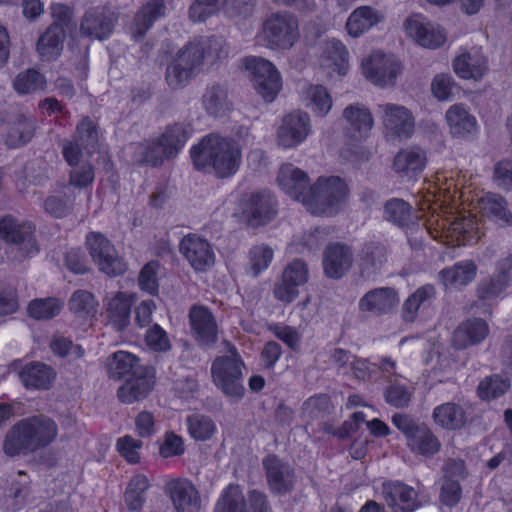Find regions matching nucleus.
<instances>
[{
	"label": "nucleus",
	"mask_w": 512,
	"mask_h": 512,
	"mask_svg": "<svg viewBox=\"0 0 512 512\" xmlns=\"http://www.w3.org/2000/svg\"><path fill=\"white\" fill-rule=\"evenodd\" d=\"M57 434V424L51 418L44 415L28 417L9 430L3 450L10 457L27 455L50 445Z\"/></svg>",
	"instance_id": "obj_1"
},
{
	"label": "nucleus",
	"mask_w": 512,
	"mask_h": 512,
	"mask_svg": "<svg viewBox=\"0 0 512 512\" xmlns=\"http://www.w3.org/2000/svg\"><path fill=\"white\" fill-rule=\"evenodd\" d=\"M224 54L221 43L216 39H210L206 45L188 43L166 68L168 86L174 90L185 87L200 72L204 63L213 64Z\"/></svg>",
	"instance_id": "obj_2"
},
{
	"label": "nucleus",
	"mask_w": 512,
	"mask_h": 512,
	"mask_svg": "<svg viewBox=\"0 0 512 512\" xmlns=\"http://www.w3.org/2000/svg\"><path fill=\"white\" fill-rule=\"evenodd\" d=\"M191 159L198 170L212 167L218 177L225 178L235 174L241 163V149L228 138L211 134L193 146Z\"/></svg>",
	"instance_id": "obj_3"
},
{
	"label": "nucleus",
	"mask_w": 512,
	"mask_h": 512,
	"mask_svg": "<svg viewBox=\"0 0 512 512\" xmlns=\"http://www.w3.org/2000/svg\"><path fill=\"white\" fill-rule=\"evenodd\" d=\"M189 137L185 124L175 123L166 127L158 138L135 146L134 159L139 164L159 166L165 159L177 156Z\"/></svg>",
	"instance_id": "obj_4"
},
{
	"label": "nucleus",
	"mask_w": 512,
	"mask_h": 512,
	"mask_svg": "<svg viewBox=\"0 0 512 512\" xmlns=\"http://www.w3.org/2000/svg\"><path fill=\"white\" fill-rule=\"evenodd\" d=\"M347 193V185L340 177H319L302 198V203L314 215L332 216L338 213Z\"/></svg>",
	"instance_id": "obj_5"
},
{
	"label": "nucleus",
	"mask_w": 512,
	"mask_h": 512,
	"mask_svg": "<svg viewBox=\"0 0 512 512\" xmlns=\"http://www.w3.org/2000/svg\"><path fill=\"white\" fill-rule=\"evenodd\" d=\"M392 423L404 435L406 444L413 453L431 457L439 452L441 443L424 422L406 413H395Z\"/></svg>",
	"instance_id": "obj_6"
},
{
	"label": "nucleus",
	"mask_w": 512,
	"mask_h": 512,
	"mask_svg": "<svg viewBox=\"0 0 512 512\" xmlns=\"http://www.w3.org/2000/svg\"><path fill=\"white\" fill-rule=\"evenodd\" d=\"M244 362L235 347L229 349V354L217 357L211 366V374L215 385L228 397L237 400L244 396L242 384Z\"/></svg>",
	"instance_id": "obj_7"
},
{
	"label": "nucleus",
	"mask_w": 512,
	"mask_h": 512,
	"mask_svg": "<svg viewBox=\"0 0 512 512\" xmlns=\"http://www.w3.org/2000/svg\"><path fill=\"white\" fill-rule=\"evenodd\" d=\"M262 36L269 49H291L300 37L297 17L286 11L270 14L263 23Z\"/></svg>",
	"instance_id": "obj_8"
},
{
	"label": "nucleus",
	"mask_w": 512,
	"mask_h": 512,
	"mask_svg": "<svg viewBox=\"0 0 512 512\" xmlns=\"http://www.w3.org/2000/svg\"><path fill=\"white\" fill-rule=\"evenodd\" d=\"M245 67L257 93L267 102H272L282 87L279 71L270 61L260 57L245 59Z\"/></svg>",
	"instance_id": "obj_9"
},
{
	"label": "nucleus",
	"mask_w": 512,
	"mask_h": 512,
	"mask_svg": "<svg viewBox=\"0 0 512 512\" xmlns=\"http://www.w3.org/2000/svg\"><path fill=\"white\" fill-rule=\"evenodd\" d=\"M86 244L91 258L100 271L110 276L122 275L126 271L125 262L119 257L114 245L103 234L89 233Z\"/></svg>",
	"instance_id": "obj_10"
},
{
	"label": "nucleus",
	"mask_w": 512,
	"mask_h": 512,
	"mask_svg": "<svg viewBox=\"0 0 512 512\" xmlns=\"http://www.w3.org/2000/svg\"><path fill=\"white\" fill-rule=\"evenodd\" d=\"M240 208L247 224L251 227L269 223L277 213L276 202L267 190L243 194Z\"/></svg>",
	"instance_id": "obj_11"
},
{
	"label": "nucleus",
	"mask_w": 512,
	"mask_h": 512,
	"mask_svg": "<svg viewBox=\"0 0 512 512\" xmlns=\"http://www.w3.org/2000/svg\"><path fill=\"white\" fill-rule=\"evenodd\" d=\"M266 482L270 491L275 495L290 493L296 483L294 467L275 454H269L262 460Z\"/></svg>",
	"instance_id": "obj_12"
},
{
	"label": "nucleus",
	"mask_w": 512,
	"mask_h": 512,
	"mask_svg": "<svg viewBox=\"0 0 512 512\" xmlns=\"http://www.w3.org/2000/svg\"><path fill=\"white\" fill-rule=\"evenodd\" d=\"M312 132L311 119L307 112L294 110L285 115L278 128L277 141L284 148H295Z\"/></svg>",
	"instance_id": "obj_13"
},
{
	"label": "nucleus",
	"mask_w": 512,
	"mask_h": 512,
	"mask_svg": "<svg viewBox=\"0 0 512 512\" xmlns=\"http://www.w3.org/2000/svg\"><path fill=\"white\" fill-rule=\"evenodd\" d=\"M117 22V15L109 9L92 7L81 17L79 30L84 37L102 41L112 34Z\"/></svg>",
	"instance_id": "obj_14"
},
{
	"label": "nucleus",
	"mask_w": 512,
	"mask_h": 512,
	"mask_svg": "<svg viewBox=\"0 0 512 512\" xmlns=\"http://www.w3.org/2000/svg\"><path fill=\"white\" fill-rule=\"evenodd\" d=\"M34 227L29 223H18L13 217L0 219V238L17 247L22 257L37 253Z\"/></svg>",
	"instance_id": "obj_15"
},
{
	"label": "nucleus",
	"mask_w": 512,
	"mask_h": 512,
	"mask_svg": "<svg viewBox=\"0 0 512 512\" xmlns=\"http://www.w3.org/2000/svg\"><path fill=\"white\" fill-rule=\"evenodd\" d=\"M367 79L378 86L393 85L400 71V64L394 56L374 52L362 63Z\"/></svg>",
	"instance_id": "obj_16"
},
{
	"label": "nucleus",
	"mask_w": 512,
	"mask_h": 512,
	"mask_svg": "<svg viewBox=\"0 0 512 512\" xmlns=\"http://www.w3.org/2000/svg\"><path fill=\"white\" fill-rule=\"evenodd\" d=\"M354 257L351 246L345 243H329L322 254L324 275L333 280L345 276L353 265Z\"/></svg>",
	"instance_id": "obj_17"
},
{
	"label": "nucleus",
	"mask_w": 512,
	"mask_h": 512,
	"mask_svg": "<svg viewBox=\"0 0 512 512\" xmlns=\"http://www.w3.org/2000/svg\"><path fill=\"white\" fill-rule=\"evenodd\" d=\"M191 334L202 346H212L218 340V325L211 310L194 304L189 310Z\"/></svg>",
	"instance_id": "obj_18"
},
{
	"label": "nucleus",
	"mask_w": 512,
	"mask_h": 512,
	"mask_svg": "<svg viewBox=\"0 0 512 512\" xmlns=\"http://www.w3.org/2000/svg\"><path fill=\"white\" fill-rule=\"evenodd\" d=\"M180 253L196 271H206L215 263V253L210 243L196 234L182 238Z\"/></svg>",
	"instance_id": "obj_19"
},
{
	"label": "nucleus",
	"mask_w": 512,
	"mask_h": 512,
	"mask_svg": "<svg viewBox=\"0 0 512 512\" xmlns=\"http://www.w3.org/2000/svg\"><path fill=\"white\" fill-rule=\"evenodd\" d=\"M382 496L393 512H414L421 506L418 492L400 481H386L382 484Z\"/></svg>",
	"instance_id": "obj_20"
},
{
	"label": "nucleus",
	"mask_w": 512,
	"mask_h": 512,
	"mask_svg": "<svg viewBox=\"0 0 512 512\" xmlns=\"http://www.w3.org/2000/svg\"><path fill=\"white\" fill-rule=\"evenodd\" d=\"M377 109L382 113L384 126L400 138H408L414 131V119L407 108L401 105L386 103L378 104Z\"/></svg>",
	"instance_id": "obj_21"
},
{
	"label": "nucleus",
	"mask_w": 512,
	"mask_h": 512,
	"mask_svg": "<svg viewBox=\"0 0 512 512\" xmlns=\"http://www.w3.org/2000/svg\"><path fill=\"white\" fill-rule=\"evenodd\" d=\"M407 34L420 46L436 49L446 41L445 31L438 25L422 22L416 18H409L405 22Z\"/></svg>",
	"instance_id": "obj_22"
},
{
	"label": "nucleus",
	"mask_w": 512,
	"mask_h": 512,
	"mask_svg": "<svg viewBox=\"0 0 512 512\" xmlns=\"http://www.w3.org/2000/svg\"><path fill=\"white\" fill-rule=\"evenodd\" d=\"M166 491L176 512H197L199 510V493L190 481L173 480L167 484Z\"/></svg>",
	"instance_id": "obj_23"
},
{
	"label": "nucleus",
	"mask_w": 512,
	"mask_h": 512,
	"mask_svg": "<svg viewBox=\"0 0 512 512\" xmlns=\"http://www.w3.org/2000/svg\"><path fill=\"white\" fill-rule=\"evenodd\" d=\"M277 181L287 195L300 202L306 197L311 186L308 175L290 163L281 166Z\"/></svg>",
	"instance_id": "obj_24"
},
{
	"label": "nucleus",
	"mask_w": 512,
	"mask_h": 512,
	"mask_svg": "<svg viewBox=\"0 0 512 512\" xmlns=\"http://www.w3.org/2000/svg\"><path fill=\"white\" fill-rule=\"evenodd\" d=\"M154 387V368L145 370L143 375H134L127 379L117 390V397L124 404L145 399Z\"/></svg>",
	"instance_id": "obj_25"
},
{
	"label": "nucleus",
	"mask_w": 512,
	"mask_h": 512,
	"mask_svg": "<svg viewBox=\"0 0 512 512\" xmlns=\"http://www.w3.org/2000/svg\"><path fill=\"white\" fill-rule=\"evenodd\" d=\"M388 247L378 241L363 244L359 254V269L362 276L369 277L378 273L387 263Z\"/></svg>",
	"instance_id": "obj_26"
},
{
	"label": "nucleus",
	"mask_w": 512,
	"mask_h": 512,
	"mask_svg": "<svg viewBox=\"0 0 512 512\" xmlns=\"http://www.w3.org/2000/svg\"><path fill=\"white\" fill-rule=\"evenodd\" d=\"M453 68L463 79L480 80L489 69L488 58L480 50L467 51L453 60Z\"/></svg>",
	"instance_id": "obj_27"
},
{
	"label": "nucleus",
	"mask_w": 512,
	"mask_h": 512,
	"mask_svg": "<svg viewBox=\"0 0 512 512\" xmlns=\"http://www.w3.org/2000/svg\"><path fill=\"white\" fill-rule=\"evenodd\" d=\"M399 302L397 292L390 287L375 288L359 300V309L375 315L390 312Z\"/></svg>",
	"instance_id": "obj_28"
},
{
	"label": "nucleus",
	"mask_w": 512,
	"mask_h": 512,
	"mask_svg": "<svg viewBox=\"0 0 512 512\" xmlns=\"http://www.w3.org/2000/svg\"><path fill=\"white\" fill-rule=\"evenodd\" d=\"M164 11V0L148 1L134 16L129 27L131 37L136 41L141 40L152 27L155 20L164 15Z\"/></svg>",
	"instance_id": "obj_29"
},
{
	"label": "nucleus",
	"mask_w": 512,
	"mask_h": 512,
	"mask_svg": "<svg viewBox=\"0 0 512 512\" xmlns=\"http://www.w3.org/2000/svg\"><path fill=\"white\" fill-rule=\"evenodd\" d=\"M108 374L111 378L119 380L127 375H143L145 370L151 368L140 364V359L126 351H117L107 360Z\"/></svg>",
	"instance_id": "obj_30"
},
{
	"label": "nucleus",
	"mask_w": 512,
	"mask_h": 512,
	"mask_svg": "<svg viewBox=\"0 0 512 512\" xmlns=\"http://www.w3.org/2000/svg\"><path fill=\"white\" fill-rule=\"evenodd\" d=\"M343 117L349 124L351 137L356 140L367 137L374 124L370 110L360 103L348 105L343 111Z\"/></svg>",
	"instance_id": "obj_31"
},
{
	"label": "nucleus",
	"mask_w": 512,
	"mask_h": 512,
	"mask_svg": "<svg viewBox=\"0 0 512 512\" xmlns=\"http://www.w3.org/2000/svg\"><path fill=\"white\" fill-rule=\"evenodd\" d=\"M18 376L27 389L46 390L50 388L55 372L44 363L31 362L21 368Z\"/></svg>",
	"instance_id": "obj_32"
},
{
	"label": "nucleus",
	"mask_w": 512,
	"mask_h": 512,
	"mask_svg": "<svg viewBox=\"0 0 512 512\" xmlns=\"http://www.w3.org/2000/svg\"><path fill=\"white\" fill-rule=\"evenodd\" d=\"M488 335V325L480 318L469 319L461 323L453 334V345L456 349H465L480 343Z\"/></svg>",
	"instance_id": "obj_33"
},
{
	"label": "nucleus",
	"mask_w": 512,
	"mask_h": 512,
	"mask_svg": "<svg viewBox=\"0 0 512 512\" xmlns=\"http://www.w3.org/2000/svg\"><path fill=\"white\" fill-rule=\"evenodd\" d=\"M479 209L483 217L500 227L512 225V213L507 201L499 194H487L479 200Z\"/></svg>",
	"instance_id": "obj_34"
},
{
	"label": "nucleus",
	"mask_w": 512,
	"mask_h": 512,
	"mask_svg": "<svg viewBox=\"0 0 512 512\" xmlns=\"http://www.w3.org/2000/svg\"><path fill=\"white\" fill-rule=\"evenodd\" d=\"M66 32L57 26H48L37 40L36 52L43 61H54L62 53Z\"/></svg>",
	"instance_id": "obj_35"
},
{
	"label": "nucleus",
	"mask_w": 512,
	"mask_h": 512,
	"mask_svg": "<svg viewBox=\"0 0 512 512\" xmlns=\"http://www.w3.org/2000/svg\"><path fill=\"white\" fill-rule=\"evenodd\" d=\"M426 164V154L419 147L400 150L394 157L393 170L403 176L412 178L422 172Z\"/></svg>",
	"instance_id": "obj_36"
},
{
	"label": "nucleus",
	"mask_w": 512,
	"mask_h": 512,
	"mask_svg": "<svg viewBox=\"0 0 512 512\" xmlns=\"http://www.w3.org/2000/svg\"><path fill=\"white\" fill-rule=\"evenodd\" d=\"M201 102L203 109L212 117H222L232 108L227 89L218 83L205 88Z\"/></svg>",
	"instance_id": "obj_37"
},
{
	"label": "nucleus",
	"mask_w": 512,
	"mask_h": 512,
	"mask_svg": "<svg viewBox=\"0 0 512 512\" xmlns=\"http://www.w3.org/2000/svg\"><path fill=\"white\" fill-rule=\"evenodd\" d=\"M476 273V264L472 260H464L441 270L439 277L446 288H460L472 282Z\"/></svg>",
	"instance_id": "obj_38"
},
{
	"label": "nucleus",
	"mask_w": 512,
	"mask_h": 512,
	"mask_svg": "<svg viewBox=\"0 0 512 512\" xmlns=\"http://www.w3.org/2000/svg\"><path fill=\"white\" fill-rule=\"evenodd\" d=\"M35 119L31 116L18 114L9 123L5 136V144L9 148H18L27 144L34 136Z\"/></svg>",
	"instance_id": "obj_39"
},
{
	"label": "nucleus",
	"mask_w": 512,
	"mask_h": 512,
	"mask_svg": "<svg viewBox=\"0 0 512 512\" xmlns=\"http://www.w3.org/2000/svg\"><path fill=\"white\" fill-rule=\"evenodd\" d=\"M383 20L380 11L370 7L361 6L355 9L347 19L346 30L352 37H359L373 26Z\"/></svg>",
	"instance_id": "obj_40"
},
{
	"label": "nucleus",
	"mask_w": 512,
	"mask_h": 512,
	"mask_svg": "<svg viewBox=\"0 0 512 512\" xmlns=\"http://www.w3.org/2000/svg\"><path fill=\"white\" fill-rule=\"evenodd\" d=\"M450 133L454 137H465L477 128L476 118L463 104L452 105L445 114Z\"/></svg>",
	"instance_id": "obj_41"
},
{
	"label": "nucleus",
	"mask_w": 512,
	"mask_h": 512,
	"mask_svg": "<svg viewBox=\"0 0 512 512\" xmlns=\"http://www.w3.org/2000/svg\"><path fill=\"white\" fill-rule=\"evenodd\" d=\"M434 422L447 430H458L465 426L467 415L464 408L454 402H446L434 408Z\"/></svg>",
	"instance_id": "obj_42"
},
{
	"label": "nucleus",
	"mask_w": 512,
	"mask_h": 512,
	"mask_svg": "<svg viewBox=\"0 0 512 512\" xmlns=\"http://www.w3.org/2000/svg\"><path fill=\"white\" fill-rule=\"evenodd\" d=\"M436 297V291L433 285L426 284L419 287L410 295L403 304V318L405 321L413 322L420 310H425L431 306Z\"/></svg>",
	"instance_id": "obj_43"
},
{
	"label": "nucleus",
	"mask_w": 512,
	"mask_h": 512,
	"mask_svg": "<svg viewBox=\"0 0 512 512\" xmlns=\"http://www.w3.org/2000/svg\"><path fill=\"white\" fill-rule=\"evenodd\" d=\"M132 301L122 292L114 295L107 304V313L110 323L117 331H123L130 323Z\"/></svg>",
	"instance_id": "obj_44"
},
{
	"label": "nucleus",
	"mask_w": 512,
	"mask_h": 512,
	"mask_svg": "<svg viewBox=\"0 0 512 512\" xmlns=\"http://www.w3.org/2000/svg\"><path fill=\"white\" fill-rule=\"evenodd\" d=\"M214 512H247L246 499L239 485L230 484L223 490Z\"/></svg>",
	"instance_id": "obj_45"
},
{
	"label": "nucleus",
	"mask_w": 512,
	"mask_h": 512,
	"mask_svg": "<svg viewBox=\"0 0 512 512\" xmlns=\"http://www.w3.org/2000/svg\"><path fill=\"white\" fill-rule=\"evenodd\" d=\"M149 488V481L144 475L134 476L125 492V503L132 512H139L145 502V492Z\"/></svg>",
	"instance_id": "obj_46"
},
{
	"label": "nucleus",
	"mask_w": 512,
	"mask_h": 512,
	"mask_svg": "<svg viewBox=\"0 0 512 512\" xmlns=\"http://www.w3.org/2000/svg\"><path fill=\"white\" fill-rule=\"evenodd\" d=\"M383 217L394 225L406 227L412 220L411 206L402 199H390L385 203Z\"/></svg>",
	"instance_id": "obj_47"
},
{
	"label": "nucleus",
	"mask_w": 512,
	"mask_h": 512,
	"mask_svg": "<svg viewBox=\"0 0 512 512\" xmlns=\"http://www.w3.org/2000/svg\"><path fill=\"white\" fill-rule=\"evenodd\" d=\"M45 85L44 75L35 69H27L19 73L13 81L14 89L19 94H29L43 90Z\"/></svg>",
	"instance_id": "obj_48"
},
{
	"label": "nucleus",
	"mask_w": 512,
	"mask_h": 512,
	"mask_svg": "<svg viewBox=\"0 0 512 512\" xmlns=\"http://www.w3.org/2000/svg\"><path fill=\"white\" fill-rule=\"evenodd\" d=\"M308 106L320 117H324L332 108V98L327 89L322 85H310L306 90Z\"/></svg>",
	"instance_id": "obj_49"
},
{
	"label": "nucleus",
	"mask_w": 512,
	"mask_h": 512,
	"mask_svg": "<svg viewBox=\"0 0 512 512\" xmlns=\"http://www.w3.org/2000/svg\"><path fill=\"white\" fill-rule=\"evenodd\" d=\"M186 423L190 436L198 441L210 439L216 430L213 420L202 414L188 416Z\"/></svg>",
	"instance_id": "obj_50"
},
{
	"label": "nucleus",
	"mask_w": 512,
	"mask_h": 512,
	"mask_svg": "<svg viewBox=\"0 0 512 512\" xmlns=\"http://www.w3.org/2000/svg\"><path fill=\"white\" fill-rule=\"evenodd\" d=\"M98 131L96 123L88 116L83 117L77 124L73 139L81 143L83 149L89 153L98 143Z\"/></svg>",
	"instance_id": "obj_51"
},
{
	"label": "nucleus",
	"mask_w": 512,
	"mask_h": 512,
	"mask_svg": "<svg viewBox=\"0 0 512 512\" xmlns=\"http://www.w3.org/2000/svg\"><path fill=\"white\" fill-rule=\"evenodd\" d=\"M510 387L507 378L493 375L483 379L478 386L479 397L483 400L496 399L502 396Z\"/></svg>",
	"instance_id": "obj_52"
},
{
	"label": "nucleus",
	"mask_w": 512,
	"mask_h": 512,
	"mask_svg": "<svg viewBox=\"0 0 512 512\" xmlns=\"http://www.w3.org/2000/svg\"><path fill=\"white\" fill-rule=\"evenodd\" d=\"M61 307V303L54 298L36 299L30 302L28 313L34 319H51L59 314Z\"/></svg>",
	"instance_id": "obj_53"
},
{
	"label": "nucleus",
	"mask_w": 512,
	"mask_h": 512,
	"mask_svg": "<svg viewBox=\"0 0 512 512\" xmlns=\"http://www.w3.org/2000/svg\"><path fill=\"white\" fill-rule=\"evenodd\" d=\"M68 305L74 314L85 317L95 312L97 302L89 291L77 290L72 294Z\"/></svg>",
	"instance_id": "obj_54"
},
{
	"label": "nucleus",
	"mask_w": 512,
	"mask_h": 512,
	"mask_svg": "<svg viewBox=\"0 0 512 512\" xmlns=\"http://www.w3.org/2000/svg\"><path fill=\"white\" fill-rule=\"evenodd\" d=\"M49 346L55 355L68 357L70 360L79 359L84 355V349L80 345L74 344L64 336H54Z\"/></svg>",
	"instance_id": "obj_55"
},
{
	"label": "nucleus",
	"mask_w": 512,
	"mask_h": 512,
	"mask_svg": "<svg viewBox=\"0 0 512 512\" xmlns=\"http://www.w3.org/2000/svg\"><path fill=\"white\" fill-rule=\"evenodd\" d=\"M273 249L265 244L256 245L249 252L250 267L253 276L257 277L263 270L267 269L273 259Z\"/></svg>",
	"instance_id": "obj_56"
},
{
	"label": "nucleus",
	"mask_w": 512,
	"mask_h": 512,
	"mask_svg": "<svg viewBox=\"0 0 512 512\" xmlns=\"http://www.w3.org/2000/svg\"><path fill=\"white\" fill-rule=\"evenodd\" d=\"M226 3L227 0H195L190 6L189 16L193 21H205Z\"/></svg>",
	"instance_id": "obj_57"
},
{
	"label": "nucleus",
	"mask_w": 512,
	"mask_h": 512,
	"mask_svg": "<svg viewBox=\"0 0 512 512\" xmlns=\"http://www.w3.org/2000/svg\"><path fill=\"white\" fill-rule=\"evenodd\" d=\"M450 229L466 242H475L481 237L477 222L472 218L457 217L450 223Z\"/></svg>",
	"instance_id": "obj_58"
},
{
	"label": "nucleus",
	"mask_w": 512,
	"mask_h": 512,
	"mask_svg": "<svg viewBox=\"0 0 512 512\" xmlns=\"http://www.w3.org/2000/svg\"><path fill=\"white\" fill-rule=\"evenodd\" d=\"M331 408L330 399L327 395L320 394L308 398L302 406L303 414L309 419L323 417Z\"/></svg>",
	"instance_id": "obj_59"
},
{
	"label": "nucleus",
	"mask_w": 512,
	"mask_h": 512,
	"mask_svg": "<svg viewBox=\"0 0 512 512\" xmlns=\"http://www.w3.org/2000/svg\"><path fill=\"white\" fill-rule=\"evenodd\" d=\"M73 208V197L68 195L50 196L44 201V209L56 218L68 215Z\"/></svg>",
	"instance_id": "obj_60"
},
{
	"label": "nucleus",
	"mask_w": 512,
	"mask_h": 512,
	"mask_svg": "<svg viewBox=\"0 0 512 512\" xmlns=\"http://www.w3.org/2000/svg\"><path fill=\"white\" fill-rule=\"evenodd\" d=\"M506 287L497 275L485 278L478 283L477 296L480 300L490 301L497 298Z\"/></svg>",
	"instance_id": "obj_61"
},
{
	"label": "nucleus",
	"mask_w": 512,
	"mask_h": 512,
	"mask_svg": "<svg viewBox=\"0 0 512 512\" xmlns=\"http://www.w3.org/2000/svg\"><path fill=\"white\" fill-rule=\"evenodd\" d=\"M324 54L327 59L331 60L338 67L339 73H344L349 54L341 41L336 39L327 41Z\"/></svg>",
	"instance_id": "obj_62"
},
{
	"label": "nucleus",
	"mask_w": 512,
	"mask_h": 512,
	"mask_svg": "<svg viewBox=\"0 0 512 512\" xmlns=\"http://www.w3.org/2000/svg\"><path fill=\"white\" fill-rule=\"evenodd\" d=\"M384 396L387 403L391 406L406 408L411 402L412 393L406 386L394 383L386 388Z\"/></svg>",
	"instance_id": "obj_63"
},
{
	"label": "nucleus",
	"mask_w": 512,
	"mask_h": 512,
	"mask_svg": "<svg viewBox=\"0 0 512 512\" xmlns=\"http://www.w3.org/2000/svg\"><path fill=\"white\" fill-rule=\"evenodd\" d=\"M145 341L152 350L157 352H166L171 349V343L166 331L158 324H154L147 330Z\"/></svg>",
	"instance_id": "obj_64"
}]
</instances>
